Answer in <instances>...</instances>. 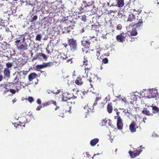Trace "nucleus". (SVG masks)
<instances>
[{"label":"nucleus","instance_id":"1","mask_svg":"<svg viewBox=\"0 0 159 159\" xmlns=\"http://www.w3.org/2000/svg\"><path fill=\"white\" fill-rule=\"evenodd\" d=\"M68 45L71 50L75 51L77 49V43L76 40L73 38L68 39L67 41Z\"/></svg>","mask_w":159,"mask_h":159},{"label":"nucleus","instance_id":"2","mask_svg":"<svg viewBox=\"0 0 159 159\" xmlns=\"http://www.w3.org/2000/svg\"><path fill=\"white\" fill-rule=\"evenodd\" d=\"M27 72V71H22L20 72H17L16 77L20 81H23L25 79Z\"/></svg>","mask_w":159,"mask_h":159},{"label":"nucleus","instance_id":"3","mask_svg":"<svg viewBox=\"0 0 159 159\" xmlns=\"http://www.w3.org/2000/svg\"><path fill=\"white\" fill-rule=\"evenodd\" d=\"M157 89H152L148 92L147 97L149 98H155L157 95Z\"/></svg>","mask_w":159,"mask_h":159},{"label":"nucleus","instance_id":"4","mask_svg":"<svg viewBox=\"0 0 159 159\" xmlns=\"http://www.w3.org/2000/svg\"><path fill=\"white\" fill-rule=\"evenodd\" d=\"M119 112H117V127L118 129L120 130L122 129L123 128V124L122 122V120L121 119L119 115Z\"/></svg>","mask_w":159,"mask_h":159},{"label":"nucleus","instance_id":"5","mask_svg":"<svg viewBox=\"0 0 159 159\" xmlns=\"http://www.w3.org/2000/svg\"><path fill=\"white\" fill-rule=\"evenodd\" d=\"M142 151L138 148L137 149L134 150L133 151H129V153L131 158H134L139 156Z\"/></svg>","mask_w":159,"mask_h":159},{"label":"nucleus","instance_id":"6","mask_svg":"<svg viewBox=\"0 0 159 159\" xmlns=\"http://www.w3.org/2000/svg\"><path fill=\"white\" fill-rule=\"evenodd\" d=\"M13 83V84L15 86V88L17 90H19L20 89L21 86V81L16 77L14 79Z\"/></svg>","mask_w":159,"mask_h":159},{"label":"nucleus","instance_id":"7","mask_svg":"<svg viewBox=\"0 0 159 159\" xmlns=\"http://www.w3.org/2000/svg\"><path fill=\"white\" fill-rule=\"evenodd\" d=\"M72 104V102H68L67 103H65L63 109L65 112H69L70 111L71 108V105Z\"/></svg>","mask_w":159,"mask_h":159},{"label":"nucleus","instance_id":"8","mask_svg":"<svg viewBox=\"0 0 159 159\" xmlns=\"http://www.w3.org/2000/svg\"><path fill=\"white\" fill-rule=\"evenodd\" d=\"M98 78L95 75H93L92 77H90L89 81L90 82V85L91 87H92L93 84L94 85L97 82L98 80Z\"/></svg>","mask_w":159,"mask_h":159},{"label":"nucleus","instance_id":"9","mask_svg":"<svg viewBox=\"0 0 159 159\" xmlns=\"http://www.w3.org/2000/svg\"><path fill=\"white\" fill-rule=\"evenodd\" d=\"M52 104H53L55 106H56L57 104V103L56 101L52 100L50 101H48V102H45L44 103H42V107H47L48 106H49L50 105Z\"/></svg>","mask_w":159,"mask_h":159},{"label":"nucleus","instance_id":"10","mask_svg":"<svg viewBox=\"0 0 159 159\" xmlns=\"http://www.w3.org/2000/svg\"><path fill=\"white\" fill-rule=\"evenodd\" d=\"M34 8H36V10L39 11L41 9V3L40 2L36 1L34 2Z\"/></svg>","mask_w":159,"mask_h":159},{"label":"nucleus","instance_id":"11","mask_svg":"<svg viewBox=\"0 0 159 159\" xmlns=\"http://www.w3.org/2000/svg\"><path fill=\"white\" fill-rule=\"evenodd\" d=\"M136 123L133 121L129 125V129L130 131L132 132H134L136 131V128H138V127H136Z\"/></svg>","mask_w":159,"mask_h":159},{"label":"nucleus","instance_id":"12","mask_svg":"<svg viewBox=\"0 0 159 159\" xmlns=\"http://www.w3.org/2000/svg\"><path fill=\"white\" fill-rule=\"evenodd\" d=\"M116 4L115 5L119 7H123L124 5V0H116Z\"/></svg>","mask_w":159,"mask_h":159},{"label":"nucleus","instance_id":"13","mask_svg":"<svg viewBox=\"0 0 159 159\" xmlns=\"http://www.w3.org/2000/svg\"><path fill=\"white\" fill-rule=\"evenodd\" d=\"M75 83L78 86H81L83 83L82 78L80 77H78L75 80Z\"/></svg>","mask_w":159,"mask_h":159},{"label":"nucleus","instance_id":"14","mask_svg":"<svg viewBox=\"0 0 159 159\" xmlns=\"http://www.w3.org/2000/svg\"><path fill=\"white\" fill-rule=\"evenodd\" d=\"M3 74L4 78H9L10 77V70L4 69Z\"/></svg>","mask_w":159,"mask_h":159},{"label":"nucleus","instance_id":"15","mask_svg":"<svg viewBox=\"0 0 159 159\" xmlns=\"http://www.w3.org/2000/svg\"><path fill=\"white\" fill-rule=\"evenodd\" d=\"M116 39L118 42L123 43L124 41L125 36H123L122 34H120L116 36Z\"/></svg>","mask_w":159,"mask_h":159},{"label":"nucleus","instance_id":"16","mask_svg":"<svg viewBox=\"0 0 159 159\" xmlns=\"http://www.w3.org/2000/svg\"><path fill=\"white\" fill-rule=\"evenodd\" d=\"M38 76L35 73H32L28 76V80L30 81H32Z\"/></svg>","mask_w":159,"mask_h":159},{"label":"nucleus","instance_id":"17","mask_svg":"<svg viewBox=\"0 0 159 159\" xmlns=\"http://www.w3.org/2000/svg\"><path fill=\"white\" fill-rule=\"evenodd\" d=\"M90 43L88 40L83 41L82 42V45L86 48H89Z\"/></svg>","mask_w":159,"mask_h":159},{"label":"nucleus","instance_id":"18","mask_svg":"<svg viewBox=\"0 0 159 159\" xmlns=\"http://www.w3.org/2000/svg\"><path fill=\"white\" fill-rule=\"evenodd\" d=\"M143 24V22L142 20L139 19L138 22L136 24L133 25L132 26L135 27L136 28H139L140 26H142Z\"/></svg>","mask_w":159,"mask_h":159},{"label":"nucleus","instance_id":"19","mask_svg":"<svg viewBox=\"0 0 159 159\" xmlns=\"http://www.w3.org/2000/svg\"><path fill=\"white\" fill-rule=\"evenodd\" d=\"M125 39L128 42H132L134 40V38H133L129 34L126 35L125 36Z\"/></svg>","mask_w":159,"mask_h":159},{"label":"nucleus","instance_id":"20","mask_svg":"<svg viewBox=\"0 0 159 159\" xmlns=\"http://www.w3.org/2000/svg\"><path fill=\"white\" fill-rule=\"evenodd\" d=\"M26 118L25 117H23L22 118V119L21 120V121L19 122V124L20 126H23L25 127V124L26 122Z\"/></svg>","mask_w":159,"mask_h":159},{"label":"nucleus","instance_id":"21","mask_svg":"<svg viewBox=\"0 0 159 159\" xmlns=\"http://www.w3.org/2000/svg\"><path fill=\"white\" fill-rule=\"evenodd\" d=\"M107 111L109 113H112L113 110V107L111 105V103H109L107 107Z\"/></svg>","mask_w":159,"mask_h":159},{"label":"nucleus","instance_id":"22","mask_svg":"<svg viewBox=\"0 0 159 159\" xmlns=\"http://www.w3.org/2000/svg\"><path fill=\"white\" fill-rule=\"evenodd\" d=\"M151 107L152 108V113H156L159 112V108L157 107L156 106H153V105Z\"/></svg>","mask_w":159,"mask_h":159},{"label":"nucleus","instance_id":"23","mask_svg":"<svg viewBox=\"0 0 159 159\" xmlns=\"http://www.w3.org/2000/svg\"><path fill=\"white\" fill-rule=\"evenodd\" d=\"M99 139L97 138L92 140L90 142V144L92 146H94L98 142Z\"/></svg>","mask_w":159,"mask_h":159},{"label":"nucleus","instance_id":"24","mask_svg":"<svg viewBox=\"0 0 159 159\" xmlns=\"http://www.w3.org/2000/svg\"><path fill=\"white\" fill-rule=\"evenodd\" d=\"M13 63L12 62H8L6 64V67L4 69L11 70V68L13 66Z\"/></svg>","mask_w":159,"mask_h":159},{"label":"nucleus","instance_id":"25","mask_svg":"<svg viewBox=\"0 0 159 159\" xmlns=\"http://www.w3.org/2000/svg\"><path fill=\"white\" fill-rule=\"evenodd\" d=\"M61 101L65 103H67L68 102H70V100L68 98L66 94L64 95H63L61 98Z\"/></svg>","mask_w":159,"mask_h":159},{"label":"nucleus","instance_id":"26","mask_svg":"<svg viewBox=\"0 0 159 159\" xmlns=\"http://www.w3.org/2000/svg\"><path fill=\"white\" fill-rule=\"evenodd\" d=\"M142 113L144 115L148 116H152V113H150L148 110H147V109L144 108L142 111Z\"/></svg>","mask_w":159,"mask_h":159},{"label":"nucleus","instance_id":"27","mask_svg":"<svg viewBox=\"0 0 159 159\" xmlns=\"http://www.w3.org/2000/svg\"><path fill=\"white\" fill-rule=\"evenodd\" d=\"M88 92V90L84 91V90L83 91H81L80 93V95L81 98H84L85 97L86 95L87 94Z\"/></svg>","mask_w":159,"mask_h":159},{"label":"nucleus","instance_id":"28","mask_svg":"<svg viewBox=\"0 0 159 159\" xmlns=\"http://www.w3.org/2000/svg\"><path fill=\"white\" fill-rule=\"evenodd\" d=\"M66 94L67 96V98L70 100L71 98L74 99L75 98L73 94L71 93L66 92Z\"/></svg>","mask_w":159,"mask_h":159},{"label":"nucleus","instance_id":"29","mask_svg":"<svg viewBox=\"0 0 159 159\" xmlns=\"http://www.w3.org/2000/svg\"><path fill=\"white\" fill-rule=\"evenodd\" d=\"M135 18V16L133 14H130L129 15L127 21H132Z\"/></svg>","mask_w":159,"mask_h":159},{"label":"nucleus","instance_id":"30","mask_svg":"<svg viewBox=\"0 0 159 159\" xmlns=\"http://www.w3.org/2000/svg\"><path fill=\"white\" fill-rule=\"evenodd\" d=\"M17 47L18 49H19L20 50H26L27 49V45H26L21 44L19 46H17Z\"/></svg>","mask_w":159,"mask_h":159},{"label":"nucleus","instance_id":"31","mask_svg":"<svg viewBox=\"0 0 159 159\" xmlns=\"http://www.w3.org/2000/svg\"><path fill=\"white\" fill-rule=\"evenodd\" d=\"M57 58H61L62 59V60H66L68 58V57L66 55H65L64 53L58 55L57 57Z\"/></svg>","mask_w":159,"mask_h":159},{"label":"nucleus","instance_id":"32","mask_svg":"<svg viewBox=\"0 0 159 159\" xmlns=\"http://www.w3.org/2000/svg\"><path fill=\"white\" fill-rule=\"evenodd\" d=\"M101 96H99V95H98V96L96 97V99H95V101L94 102V103L93 104V106H95L96 105L98 104V101L101 100Z\"/></svg>","mask_w":159,"mask_h":159},{"label":"nucleus","instance_id":"33","mask_svg":"<svg viewBox=\"0 0 159 159\" xmlns=\"http://www.w3.org/2000/svg\"><path fill=\"white\" fill-rule=\"evenodd\" d=\"M130 34L131 36H135L137 35L138 32L135 29H134L131 30Z\"/></svg>","mask_w":159,"mask_h":159},{"label":"nucleus","instance_id":"34","mask_svg":"<svg viewBox=\"0 0 159 159\" xmlns=\"http://www.w3.org/2000/svg\"><path fill=\"white\" fill-rule=\"evenodd\" d=\"M72 29V28L70 26L67 27L66 28L65 27L64 28V32L65 33H69L70 31Z\"/></svg>","mask_w":159,"mask_h":159},{"label":"nucleus","instance_id":"35","mask_svg":"<svg viewBox=\"0 0 159 159\" xmlns=\"http://www.w3.org/2000/svg\"><path fill=\"white\" fill-rule=\"evenodd\" d=\"M38 18V16L37 15H34V14H33L31 16V22H33L35 20H36Z\"/></svg>","mask_w":159,"mask_h":159},{"label":"nucleus","instance_id":"36","mask_svg":"<svg viewBox=\"0 0 159 159\" xmlns=\"http://www.w3.org/2000/svg\"><path fill=\"white\" fill-rule=\"evenodd\" d=\"M92 68H84L85 70V74H86V75L87 76L88 74L90 73H91V70Z\"/></svg>","mask_w":159,"mask_h":159},{"label":"nucleus","instance_id":"37","mask_svg":"<svg viewBox=\"0 0 159 159\" xmlns=\"http://www.w3.org/2000/svg\"><path fill=\"white\" fill-rule=\"evenodd\" d=\"M36 68L37 70L45 68L44 63H43L42 65H37L36 66Z\"/></svg>","mask_w":159,"mask_h":159},{"label":"nucleus","instance_id":"38","mask_svg":"<svg viewBox=\"0 0 159 159\" xmlns=\"http://www.w3.org/2000/svg\"><path fill=\"white\" fill-rule=\"evenodd\" d=\"M45 66V68L48 67H50L52 66L53 65V62H48L47 63H44Z\"/></svg>","mask_w":159,"mask_h":159},{"label":"nucleus","instance_id":"39","mask_svg":"<svg viewBox=\"0 0 159 159\" xmlns=\"http://www.w3.org/2000/svg\"><path fill=\"white\" fill-rule=\"evenodd\" d=\"M87 55L84 56V60L83 61V63L84 65H85V66H87L89 64L88 63V60L87 59Z\"/></svg>","mask_w":159,"mask_h":159},{"label":"nucleus","instance_id":"40","mask_svg":"<svg viewBox=\"0 0 159 159\" xmlns=\"http://www.w3.org/2000/svg\"><path fill=\"white\" fill-rule=\"evenodd\" d=\"M47 92L48 94L51 93H53L54 94H57L59 93L60 92V91L58 90H57L56 92L54 90H47Z\"/></svg>","mask_w":159,"mask_h":159},{"label":"nucleus","instance_id":"41","mask_svg":"<svg viewBox=\"0 0 159 159\" xmlns=\"http://www.w3.org/2000/svg\"><path fill=\"white\" fill-rule=\"evenodd\" d=\"M42 38V36L41 34H38L37 35L35 38V40L36 41H40Z\"/></svg>","mask_w":159,"mask_h":159},{"label":"nucleus","instance_id":"42","mask_svg":"<svg viewBox=\"0 0 159 159\" xmlns=\"http://www.w3.org/2000/svg\"><path fill=\"white\" fill-rule=\"evenodd\" d=\"M38 55H37L38 56H40L43 57V59L47 58L46 55L44 53H38Z\"/></svg>","mask_w":159,"mask_h":159},{"label":"nucleus","instance_id":"43","mask_svg":"<svg viewBox=\"0 0 159 159\" xmlns=\"http://www.w3.org/2000/svg\"><path fill=\"white\" fill-rule=\"evenodd\" d=\"M79 17L80 19L84 22L86 21V16L85 15L80 16H79Z\"/></svg>","mask_w":159,"mask_h":159},{"label":"nucleus","instance_id":"44","mask_svg":"<svg viewBox=\"0 0 159 159\" xmlns=\"http://www.w3.org/2000/svg\"><path fill=\"white\" fill-rule=\"evenodd\" d=\"M64 109L62 110V109H60L59 110V112L58 113V115L59 116L62 117L63 115L64 114Z\"/></svg>","mask_w":159,"mask_h":159},{"label":"nucleus","instance_id":"45","mask_svg":"<svg viewBox=\"0 0 159 159\" xmlns=\"http://www.w3.org/2000/svg\"><path fill=\"white\" fill-rule=\"evenodd\" d=\"M96 55L97 57V59L98 60H100V59L101 58V57L100 56V51H96Z\"/></svg>","mask_w":159,"mask_h":159},{"label":"nucleus","instance_id":"46","mask_svg":"<svg viewBox=\"0 0 159 159\" xmlns=\"http://www.w3.org/2000/svg\"><path fill=\"white\" fill-rule=\"evenodd\" d=\"M108 124L110 126L111 128H112L114 129H116V125L115 124H113L111 122H109Z\"/></svg>","mask_w":159,"mask_h":159},{"label":"nucleus","instance_id":"47","mask_svg":"<svg viewBox=\"0 0 159 159\" xmlns=\"http://www.w3.org/2000/svg\"><path fill=\"white\" fill-rule=\"evenodd\" d=\"M108 60L107 58H105L102 60V62L103 63L107 64L108 63Z\"/></svg>","mask_w":159,"mask_h":159},{"label":"nucleus","instance_id":"48","mask_svg":"<svg viewBox=\"0 0 159 159\" xmlns=\"http://www.w3.org/2000/svg\"><path fill=\"white\" fill-rule=\"evenodd\" d=\"M28 100L30 103H31L34 101V98L31 97H29L28 98Z\"/></svg>","mask_w":159,"mask_h":159},{"label":"nucleus","instance_id":"49","mask_svg":"<svg viewBox=\"0 0 159 159\" xmlns=\"http://www.w3.org/2000/svg\"><path fill=\"white\" fill-rule=\"evenodd\" d=\"M110 95L108 94L105 98V101H106V102L107 103L108 101H109L110 100Z\"/></svg>","mask_w":159,"mask_h":159},{"label":"nucleus","instance_id":"50","mask_svg":"<svg viewBox=\"0 0 159 159\" xmlns=\"http://www.w3.org/2000/svg\"><path fill=\"white\" fill-rule=\"evenodd\" d=\"M105 105V103H104L103 102H102L99 104L98 107L99 108H101L104 107Z\"/></svg>","mask_w":159,"mask_h":159},{"label":"nucleus","instance_id":"51","mask_svg":"<svg viewBox=\"0 0 159 159\" xmlns=\"http://www.w3.org/2000/svg\"><path fill=\"white\" fill-rule=\"evenodd\" d=\"M84 156L86 157H89V154L87 152H84L83 153Z\"/></svg>","mask_w":159,"mask_h":159},{"label":"nucleus","instance_id":"52","mask_svg":"<svg viewBox=\"0 0 159 159\" xmlns=\"http://www.w3.org/2000/svg\"><path fill=\"white\" fill-rule=\"evenodd\" d=\"M122 25L120 24H119L117 25V29L118 30H120L122 28Z\"/></svg>","mask_w":159,"mask_h":159},{"label":"nucleus","instance_id":"53","mask_svg":"<svg viewBox=\"0 0 159 159\" xmlns=\"http://www.w3.org/2000/svg\"><path fill=\"white\" fill-rule=\"evenodd\" d=\"M42 107H42V105L41 106H39L37 107L36 110L37 111H39L40 110V109Z\"/></svg>","mask_w":159,"mask_h":159},{"label":"nucleus","instance_id":"54","mask_svg":"<svg viewBox=\"0 0 159 159\" xmlns=\"http://www.w3.org/2000/svg\"><path fill=\"white\" fill-rule=\"evenodd\" d=\"M36 102L39 104L40 105L41 103V101L40 99H38L37 100Z\"/></svg>","mask_w":159,"mask_h":159},{"label":"nucleus","instance_id":"55","mask_svg":"<svg viewBox=\"0 0 159 159\" xmlns=\"http://www.w3.org/2000/svg\"><path fill=\"white\" fill-rule=\"evenodd\" d=\"M14 125L16 128L19 127V126H20L19 122L18 123H14Z\"/></svg>","mask_w":159,"mask_h":159},{"label":"nucleus","instance_id":"56","mask_svg":"<svg viewBox=\"0 0 159 159\" xmlns=\"http://www.w3.org/2000/svg\"><path fill=\"white\" fill-rule=\"evenodd\" d=\"M66 62H70V63H71L72 62V59H66Z\"/></svg>","mask_w":159,"mask_h":159},{"label":"nucleus","instance_id":"57","mask_svg":"<svg viewBox=\"0 0 159 159\" xmlns=\"http://www.w3.org/2000/svg\"><path fill=\"white\" fill-rule=\"evenodd\" d=\"M85 68H89L90 67V68H92V66L90 64H89L87 66H84Z\"/></svg>","mask_w":159,"mask_h":159},{"label":"nucleus","instance_id":"58","mask_svg":"<svg viewBox=\"0 0 159 159\" xmlns=\"http://www.w3.org/2000/svg\"><path fill=\"white\" fill-rule=\"evenodd\" d=\"M25 35L24 34H22L21 35V36L22 37H23V42H24V41H25V40H26V39H25Z\"/></svg>","mask_w":159,"mask_h":159},{"label":"nucleus","instance_id":"59","mask_svg":"<svg viewBox=\"0 0 159 159\" xmlns=\"http://www.w3.org/2000/svg\"><path fill=\"white\" fill-rule=\"evenodd\" d=\"M3 79V77L2 76L0 75V81L2 80V79Z\"/></svg>","mask_w":159,"mask_h":159},{"label":"nucleus","instance_id":"60","mask_svg":"<svg viewBox=\"0 0 159 159\" xmlns=\"http://www.w3.org/2000/svg\"><path fill=\"white\" fill-rule=\"evenodd\" d=\"M20 42V40H17L15 41V43H18Z\"/></svg>","mask_w":159,"mask_h":159},{"label":"nucleus","instance_id":"61","mask_svg":"<svg viewBox=\"0 0 159 159\" xmlns=\"http://www.w3.org/2000/svg\"><path fill=\"white\" fill-rule=\"evenodd\" d=\"M38 80H36V81H35V83L34 84H37L38 83Z\"/></svg>","mask_w":159,"mask_h":159},{"label":"nucleus","instance_id":"62","mask_svg":"<svg viewBox=\"0 0 159 159\" xmlns=\"http://www.w3.org/2000/svg\"><path fill=\"white\" fill-rule=\"evenodd\" d=\"M81 9L80 10V11L81 12H83V8H82V7H81Z\"/></svg>","mask_w":159,"mask_h":159},{"label":"nucleus","instance_id":"63","mask_svg":"<svg viewBox=\"0 0 159 159\" xmlns=\"http://www.w3.org/2000/svg\"><path fill=\"white\" fill-rule=\"evenodd\" d=\"M16 100H15V99H14L12 100V102L13 103H14L15 102H16Z\"/></svg>","mask_w":159,"mask_h":159},{"label":"nucleus","instance_id":"64","mask_svg":"<svg viewBox=\"0 0 159 159\" xmlns=\"http://www.w3.org/2000/svg\"><path fill=\"white\" fill-rule=\"evenodd\" d=\"M96 157V155H94L93 157H92V158H93V159H94Z\"/></svg>","mask_w":159,"mask_h":159}]
</instances>
